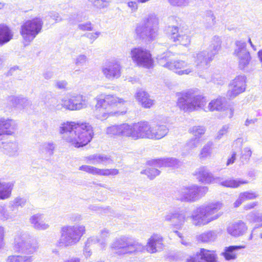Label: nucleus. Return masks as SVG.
Wrapping results in <instances>:
<instances>
[{
  "label": "nucleus",
  "mask_w": 262,
  "mask_h": 262,
  "mask_svg": "<svg viewBox=\"0 0 262 262\" xmlns=\"http://www.w3.org/2000/svg\"><path fill=\"white\" fill-rule=\"evenodd\" d=\"M207 100L202 95H198L194 91L189 90L178 95L177 105L184 112H192L203 110Z\"/></svg>",
  "instance_id": "nucleus-3"
},
{
  "label": "nucleus",
  "mask_w": 262,
  "mask_h": 262,
  "mask_svg": "<svg viewBox=\"0 0 262 262\" xmlns=\"http://www.w3.org/2000/svg\"><path fill=\"white\" fill-rule=\"evenodd\" d=\"M78 169L89 174L98 175L100 176H116L119 173L117 169H100L89 165H82Z\"/></svg>",
  "instance_id": "nucleus-19"
},
{
  "label": "nucleus",
  "mask_w": 262,
  "mask_h": 262,
  "mask_svg": "<svg viewBox=\"0 0 262 262\" xmlns=\"http://www.w3.org/2000/svg\"><path fill=\"white\" fill-rule=\"evenodd\" d=\"M222 42L221 37L218 36H214L211 38L208 51L213 57L221 50Z\"/></svg>",
  "instance_id": "nucleus-41"
},
{
  "label": "nucleus",
  "mask_w": 262,
  "mask_h": 262,
  "mask_svg": "<svg viewBox=\"0 0 262 262\" xmlns=\"http://www.w3.org/2000/svg\"><path fill=\"white\" fill-rule=\"evenodd\" d=\"M13 187L12 182H5L0 180V199L5 200L9 198Z\"/></svg>",
  "instance_id": "nucleus-40"
},
{
  "label": "nucleus",
  "mask_w": 262,
  "mask_h": 262,
  "mask_svg": "<svg viewBox=\"0 0 262 262\" xmlns=\"http://www.w3.org/2000/svg\"><path fill=\"white\" fill-rule=\"evenodd\" d=\"M229 127L230 126L229 124L223 125L217 133L215 136V139L218 140L221 139L224 136L226 135L228 133Z\"/></svg>",
  "instance_id": "nucleus-58"
},
{
  "label": "nucleus",
  "mask_w": 262,
  "mask_h": 262,
  "mask_svg": "<svg viewBox=\"0 0 262 262\" xmlns=\"http://www.w3.org/2000/svg\"><path fill=\"white\" fill-rule=\"evenodd\" d=\"M204 23L207 28L213 27L216 24V17L211 11L206 12L204 16Z\"/></svg>",
  "instance_id": "nucleus-48"
},
{
  "label": "nucleus",
  "mask_w": 262,
  "mask_h": 262,
  "mask_svg": "<svg viewBox=\"0 0 262 262\" xmlns=\"http://www.w3.org/2000/svg\"><path fill=\"white\" fill-rule=\"evenodd\" d=\"M41 147L43 151L46 152L49 155H52L55 149V145L52 142H47L43 143Z\"/></svg>",
  "instance_id": "nucleus-57"
},
{
  "label": "nucleus",
  "mask_w": 262,
  "mask_h": 262,
  "mask_svg": "<svg viewBox=\"0 0 262 262\" xmlns=\"http://www.w3.org/2000/svg\"><path fill=\"white\" fill-rule=\"evenodd\" d=\"M33 258L31 256L15 255L9 256L6 262H32Z\"/></svg>",
  "instance_id": "nucleus-47"
},
{
  "label": "nucleus",
  "mask_w": 262,
  "mask_h": 262,
  "mask_svg": "<svg viewBox=\"0 0 262 262\" xmlns=\"http://www.w3.org/2000/svg\"><path fill=\"white\" fill-rule=\"evenodd\" d=\"M197 185H190L176 191L174 196L176 200L182 202H194L197 201Z\"/></svg>",
  "instance_id": "nucleus-15"
},
{
  "label": "nucleus",
  "mask_w": 262,
  "mask_h": 262,
  "mask_svg": "<svg viewBox=\"0 0 262 262\" xmlns=\"http://www.w3.org/2000/svg\"><path fill=\"white\" fill-rule=\"evenodd\" d=\"M247 219L251 222L260 223L257 227H262V214L251 212L247 215Z\"/></svg>",
  "instance_id": "nucleus-53"
},
{
  "label": "nucleus",
  "mask_w": 262,
  "mask_h": 262,
  "mask_svg": "<svg viewBox=\"0 0 262 262\" xmlns=\"http://www.w3.org/2000/svg\"><path fill=\"white\" fill-rule=\"evenodd\" d=\"M205 131V128L202 126H193L189 129V132L193 135V138L198 140H201Z\"/></svg>",
  "instance_id": "nucleus-50"
},
{
  "label": "nucleus",
  "mask_w": 262,
  "mask_h": 262,
  "mask_svg": "<svg viewBox=\"0 0 262 262\" xmlns=\"http://www.w3.org/2000/svg\"><path fill=\"white\" fill-rule=\"evenodd\" d=\"M110 3V0H97L93 6L99 9H104L109 5Z\"/></svg>",
  "instance_id": "nucleus-60"
},
{
  "label": "nucleus",
  "mask_w": 262,
  "mask_h": 262,
  "mask_svg": "<svg viewBox=\"0 0 262 262\" xmlns=\"http://www.w3.org/2000/svg\"><path fill=\"white\" fill-rule=\"evenodd\" d=\"M183 64V60H172L170 63V65L168 68V70L173 72L178 75L182 76L184 75V74L189 73L190 70H186L184 71H181V67Z\"/></svg>",
  "instance_id": "nucleus-42"
},
{
  "label": "nucleus",
  "mask_w": 262,
  "mask_h": 262,
  "mask_svg": "<svg viewBox=\"0 0 262 262\" xmlns=\"http://www.w3.org/2000/svg\"><path fill=\"white\" fill-rule=\"evenodd\" d=\"M17 129L15 121L9 118H0V140L4 135L12 136Z\"/></svg>",
  "instance_id": "nucleus-22"
},
{
  "label": "nucleus",
  "mask_w": 262,
  "mask_h": 262,
  "mask_svg": "<svg viewBox=\"0 0 262 262\" xmlns=\"http://www.w3.org/2000/svg\"><path fill=\"white\" fill-rule=\"evenodd\" d=\"M111 247L115 253L121 255L143 252L144 246L138 242H131L129 238L126 236H121L116 238L111 244Z\"/></svg>",
  "instance_id": "nucleus-6"
},
{
  "label": "nucleus",
  "mask_w": 262,
  "mask_h": 262,
  "mask_svg": "<svg viewBox=\"0 0 262 262\" xmlns=\"http://www.w3.org/2000/svg\"><path fill=\"white\" fill-rule=\"evenodd\" d=\"M101 72L105 78L109 80L120 78L122 74L120 62L116 59L107 61L102 67Z\"/></svg>",
  "instance_id": "nucleus-13"
},
{
  "label": "nucleus",
  "mask_w": 262,
  "mask_h": 262,
  "mask_svg": "<svg viewBox=\"0 0 262 262\" xmlns=\"http://www.w3.org/2000/svg\"><path fill=\"white\" fill-rule=\"evenodd\" d=\"M110 235V231L108 230L104 229L101 231L99 237L97 238L98 241H96L95 244L98 243L102 250L105 249L106 246V240Z\"/></svg>",
  "instance_id": "nucleus-46"
},
{
  "label": "nucleus",
  "mask_w": 262,
  "mask_h": 262,
  "mask_svg": "<svg viewBox=\"0 0 262 262\" xmlns=\"http://www.w3.org/2000/svg\"><path fill=\"white\" fill-rule=\"evenodd\" d=\"M201 140H198L192 138L189 140L186 144V147L189 150H192L196 148L200 144Z\"/></svg>",
  "instance_id": "nucleus-56"
},
{
  "label": "nucleus",
  "mask_w": 262,
  "mask_h": 262,
  "mask_svg": "<svg viewBox=\"0 0 262 262\" xmlns=\"http://www.w3.org/2000/svg\"><path fill=\"white\" fill-rule=\"evenodd\" d=\"M59 132L66 142L76 148L87 145L94 136L92 126L81 121L63 123L60 127Z\"/></svg>",
  "instance_id": "nucleus-1"
},
{
  "label": "nucleus",
  "mask_w": 262,
  "mask_h": 262,
  "mask_svg": "<svg viewBox=\"0 0 262 262\" xmlns=\"http://www.w3.org/2000/svg\"><path fill=\"white\" fill-rule=\"evenodd\" d=\"M216 183H218L221 186L231 188H236L242 185L248 183V181L242 179H232L229 178L223 179L220 177H217Z\"/></svg>",
  "instance_id": "nucleus-30"
},
{
  "label": "nucleus",
  "mask_w": 262,
  "mask_h": 262,
  "mask_svg": "<svg viewBox=\"0 0 262 262\" xmlns=\"http://www.w3.org/2000/svg\"><path fill=\"white\" fill-rule=\"evenodd\" d=\"M42 26V22L38 18L26 21L21 26L20 31L24 40L28 42H31L40 32Z\"/></svg>",
  "instance_id": "nucleus-10"
},
{
  "label": "nucleus",
  "mask_w": 262,
  "mask_h": 262,
  "mask_svg": "<svg viewBox=\"0 0 262 262\" xmlns=\"http://www.w3.org/2000/svg\"><path fill=\"white\" fill-rule=\"evenodd\" d=\"M26 202V200L25 199L21 198H16L14 199L13 202V204L11 205L12 206H14V208H17L18 206H23L25 205Z\"/></svg>",
  "instance_id": "nucleus-61"
},
{
  "label": "nucleus",
  "mask_w": 262,
  "mask_h": 262,
  "mask_svg": "<svg viewBox=\"0 0 262 262\" xmlns=\"http://www.w3.org/2000/svg\"><path fill=\"white\" fill-rule=\"evenodd\" d=\"M78 28L82 31H91L93 30V25L90 21H88L79 24Z\"/></svg>",
  "instance_id": "nucleus-62"
},
{
  "label": "nucleus",
  "mask_w": 262,
  "mask_h": 262,
  "mask_svg": "<svg viewBox=\"0 0 262 262\" xmlns=\"http://www.w3.org/2000/svg\"><path fill=\"white\" fill-rule=\"evenodd\" d=\"M149 165L157 167H178L182 165V162L173 158L154 159L148 162Z\"/></svg>",
  "instance_id": "nucleus-26"
},
{
  "label": "nucleus",
  "mask_w": 262,
  "mask_h": 262,
  "mask_svg": "<svg viewBox=\"0 0 262 262\" xmlns=\"http://www.w3.org/2000/svg\"><path fill=\"white\" fill-rule=\"evenodd\" d=\"M173 54L170 51H166L160 55H158L157 57L158 63L161 66L168 69L171 60L170 57L173 56Z\"/></svg>",
  "instance_id": "nucleus-43"
},
{
  "label": "nucleus",
  "mask_w": 262,
  "mask_h": 262,
  "mask_svg": "<svg viewBox=\"0 0 262 262\" xmlns=\"http://www.w3.org/2000/svg\"><path fill=\"white\" fill-rule=\"evenodd\" d=\"M181 71H184L186 70H190V71L187 73L184 74V75H189L192 74L194 72V68L193 67V66L191 65L190 63H189L183 60V64L182 65V67H181Z\"/></svg>",
  "instance_id": "nucleus-63"
},
{
  "label": "nucleus",
  "mask_w": 262,
  "mask_h": 262,
  "mask_svg": "<svg viewBox=\"0 0 262 262\" xmlns=\"http://www.w3.org/2000/svg\"><path fill=\"white\" fill-rule=\"evenodd\" d=\"M129 56L137 66L149 69L153 66L154 60L150 52L143 48L137 47L131 49Z\"/></svg>",
  "instance_id": "nucleus-8"
},
{
  "label": "nucleus",
  "mask_w": 262,
  "mask_h": 262,
  "mask_svg": "<svg viewBox=\"0 0 262 262\" xmlns=\"http://www.w3.org/2000/svg\"><path fill=\"white\" fill-rule=\"evenodd\" d=\"M84 161L86 163L92 164H102L107 165L112 163L110 157L104 155L94 154L84 157Z\"/></svg>",
  "instance_id": "nucleus-32"
},
{
  "label": "nucleus",
  "mask_w": 262,
  "mask_h": 262,
  "mask_svg": "<svg viewBox=\"0 0 262 262\" xmlns=\"http://www.w3.org/2000/svg\"><path fill=\"white\" fill-rule=\"evenodd\" d=\"M144 247V250L149 253L159 252L164 247L163 238L160 234H154L148 239L146 245Z\"/></svg>",
  "instance_id": "nucleus-20"
},
{
  "label": "nucleus",
  "mask_w": 262,
  "mask_h": 262,
  "mask_svg": "<svg viewBox=\"0 0 262 262\" xmlns=\"http://www.w3.org/2000/svg\"><path fill=\"white\" fill-rule=\"evenodd\" d=\"M2 148L4 152L11 157H15L18 155V145L15 141L3 142Z\"/></svg>",
  "instance_id": "nucleus-39"
},
{
  "label": "nucleus",
  "mask_w": 262,
  "mask_h": 262,
  "mask_svg": "<svg viewBox=\"0 0 262 262\" xmlns=\"http://www.w3.org/2000/svg\"><path fill=\"white\" fill-rule=\"evenodd\" d=\"M252 151L249 147H246L242 150L240 157V160L243 164L247 163L251 156Z\"/></svg>",
  "instance_id": "nucleus-51"
},
{
  "label": "nucleus",
  "mask_w": 262,
  "mask_h": 262,
  "mask_svg": "<svg viewBox=\"0 0 262 262\" xmlns=\"http://www.w3.org/2000/svg\"><path fill=\"white\" fill-rule=\"evenodd\" d=\"M194 175L196 176L199 182L205 184L216 183L217 180V177L214 178L205 166H202L196 169L194 172Z\"/></svg>",
  "instance_id": "nucleus-25"
},
{
  "label": "nucleus",
  "mask_w": 262,
  "mask_h": 262,
  "mask_svg": "<svg viewBox=\"0 0 262 262\" xmlns=\"http://www.w3.org/2000/svg\"><path fill=\"white\" fill-rule=\"evenodd\" d=\"M12 104L18 108H24L30 104V101L26 98L18 96L11 98Z\"/></svg>",
  "instance_id": "nucleus-44"
},
{
  "label": "nucleus",
  "mask_w": 262,
  "mask_h": 262,
  "mask_svg": "<svg viewBox=\"0 0 262 262\" xmlns=\"http://www.w3.org/2000/svg\"><path fill=\"white\" fill-rule=\"evenodd\" d=\"M9 209L3 206H0V220L3 221H14L16 219L17 209L14 206H9Z\"/></svg>",
  "instance_id": "nucleus-35"
},
{
  "label": "nucleus",
  "mask_w": 262,
  "mask_h": 262,
  "mask_svg": "<svg viewBox=\"0 0 262 262\" xmlns=\"http://www.w3.org/2000/svg\"><path fill=\"white\" fill-rule=\"evenodd\" d=\"M85 232L83 225L76 224L63 226L60 230V237L56 243L58 247H68L77 244Z\"/></svg>",
  "instance_id": "nucleus-4"
},
{
  "label": "nucleus",
  "mask_w": 262,
  "mask_h": 262,
  "mask_svg": "<svg viewBox=\"0 0 262 262\" xmlns=\"http://www.w3.org/2000/svg\"><path fill=\"white\" fill-rule=\"evenodd\" d=\"M187 219L186 211L180 209L170 211L164 216L165 221L170 222L176 219L178 224L180 225H183Z\"/></svg>",
  "instance_id": "nucleus-28"
},
{
  "label": "nucleus",
  "mask_w": 262,
  "mask_h": 262,
  "mask_svg": "<svg viewBox=\"0 0 262 262\" xmlns=\"http://www.w3.org/2000/svg\"><path fill=\"white\" fill-rule=\"evenodd\" d=\"M246 89V77L244 75L236 76L230 83L226 96L228 99H233Z\"/></svg>",
  "instance_id": "nucleus-17"
},
{
  "label": "nucleus",
  "mask_w": 262,
  "mask_h": 262,
  "mask_svg": "<svg viewBox=\"0 0 262 262\" xmlns=\"http://www.w3.org/2000/svg\"><path fill=\"white\" fill-rule=\"evenodd\" d=\"M169 3L173 6L179 7L188 6L191 2V0H167Z\"/></svg>",
  "instance_id": "nucleus-54"
},
{
  "label": "nucleus",
  "mask_w": 262,
  "mask_h": 262,
  "mask_svg": "<svg viewBox=\"0 0 262 262\" xmlns=\"http://www.w3.org/2000/svg\"><path fill=\"white\" fill-rule=\"evenodd\" d=\"M135 140L140 139H151L150 123L143 121L134 123Z\"/></svg>",
  "instance_id": "nucleus-21"
},
{
  "label": "nucleus",
  "mask_w": 262,
  "mask_h": 262,
  "mask_svg": "<svg viewBox=\"0 0 262 262\" xmlns=\"http://www.w3.org/2000/svg\"><path fill=\"white\" fill-rule=\"evenodd\" d=\"M211 80L214 84L217 85H222L224 83V79L218 74L213 75Z\"/></svg>",
  "instance_id": "nucleus-64"
},
{
  "label": "nucleus",
  "mask_w": 262,
  "mask_h": 262,
  "mask_svg": "<svg viewBox=\"0 0 262 262\" xmlns=\"http://www.w3.org/2000/svg\"><path fill=\"white\" fill-rule=\"evenodd\" d=\"M245 248L246 246L245 245L226 247H225L224 252L222 253V255L224 256L226 260H235L237 257L238 254V251Z\"/></svg>",
  "instance_id": "nucleus-34"
},
{
  "label": "nucleus",
  "mask_w": 262,
  "mask_h": 262,
  "mask_svg": "<svg viewBox=\"0 0 262 262\" xmlns=\"http://www.w3.org/2000/svg\"><path fill=\"white\" fill-rule=\"evenodd\" d=\"M88 61V58L86 55L80 54L78 55L75 59V63L77 66H84Z\"/></svg>",
  "instance_id": "nucleus-59"
},
{
  "label": "nucleus",
  "mask_w": 262,
  "mask_h": 262,
  "mask_svg": "<svg viewBox=\"0 0 262 262\" xmlns=\"http://www.w3.org/2000/svg\"><path fill=\"white\" fill-rule=\"evenodd\" d=\"M225 99L219 97L216 99L211 100L208 104V106L204 107V110L206 112L214 111H224Z\"/></svg>",
  "instance_id": "nucleus-37"
},
{
  "label": "nucleus",
  "mask_w": 262,
  "mask_h": 262,
  "mask_svg": "<svg viewBox=\"0 0 262 262\" xmlns=\"http://www.w3.org/2000/svg\"><path fill=\"white\" fill-rule=\"evenodd\" d=\"M96 241H98V239L94 237L89 238L85 243V247L83 250V254L86 258H88L92 255L91 250L90 247L93 244H95Z\"/></svg>",
  "instance_id": "nucleus-52"
},
{
  "label": "nucleus",
  "mask_w": 262,
  "mask_h": 262,
  "mask_svg": "<svg viewBox=\"0 0 262 262\" xmlns=\"http://www.w3.org/2000/svg\"><path fill=\"white\" fill-rule=\"evenodd\" d=\"M223 204L220 202H210L196 207L189 216L195 226L202 227L217 220L222 215L219 211Z\"/></svg>",
  "instance_id": "nucleus-2"
},
{
  "label": "nucleus",
  "mask_w": 262,
  "mask_h": 262,
  "mask_svg": "<svg viewBox=\"0 0 262 262\" xmlns=\"http://www.w3.org/2000/svg\"><path fill=\"white\" fill-rule=\"evenodd\" d=\"M216 237V235L214 231H208L204 232L198 236V241L203 243H208L214 241Z\"/></svg>",
  "instance_id": "nucleus-45"
},
{
  "label": "nucleus",
  "mask_w": 262,
  "mask_h": 262,
  "mask_svg": "<svg viewBox=\"0 0 262 262\" xmlns=\"http://www.w3.org/2000/svg\"><path fill=\"white\" fill-rule=\"evenodd\" d=\"M127 112V108H125L123 111H113L105 108L103 106H98V102L95 106L94 115L95 117L100 120H105L110 116L123 115Z\"/></svg>",
  "instance_id": "nucleus-23"
},
{
  "label": "nucleus",
  "mask_w": 262,
  "mask_h": 262,
  "mask_svg": "<svg viewBox=\"0 0 262 262\" xmlns=\"http://www.w3.org/2000/svg\"><path fill=\"white\" fill-rule=\"evenodd\" d=\"M168 35L169 38L173 41L184 46H187L190 43V32L187 29L185 31H179L177 27L171 26L169 27Z\"/></svg>",
  "instance_id": "nucleus-16"
},
{
  "label": "nucleus",
  "mask_w": 262,
  "mask_h": 262,
  "mask_svg": "<svg viewBox=\"0 0 262 262\" xmlns=\"http://www.w3.org/2000/svg\"><path fill=\"white\" fill-rule=\"evenodd\" d=\"M160 171L154 168H150L141 171V173H144L150 179H153L160 174Z\"/></svg>",
  "instance_id": "nucleus-55"
},
{
  "label": "nucleus",
  "mask_w": 262,
  "mask_h": 262,
  "mask_svg": "<svg viewBox=\"0 0 262 262\" xmlns=\"http://www.w3.org/2000/svg\"><path fill=\"white\" fill-rule=\"evenodd\" d=\"M13 248L16 252L30 255L37 251L39 246L28 233L19 231L14 234Z\"/></svg>",
  "instance_id": "nucleus-5"
},
{
  "label": "nucleus",
  "mask_w": 262,
  "mask_h": 262,
  "mask_svg": "<svg viewBox=\"0 0 262 262\" xmlns=\"http://www.w3.org/2000/svg\"><path fill=\"white\" fill-rule=\"evenodd\" d=\"M212 142H208L206 144L200 151L199 157L201 160H204L210 157L212 154Z\"/></svg>",
  "instance_id": "nucleus-49"
},
{
  "label": "nucleus",
  "mask_w": 262,
  "mask_h": 262,
  "mask_svg": "<svg viewBox=\"0 0 262 262\" xmlns=\"http://www.w3.org/2000/svg\"><path fill=\"white\" fill-rule=\"evenodd\" d=\"M248 227L246 224L238 221L230 224L227 227V232L232 236L237 237L243 235L247 231Z\"/></svg>",
  "instance_id": "nucleus-27"
},
{
  "label": "nucleus",
  "mask_w": 262,
  "mask_h": 262,
  "mask_svg": "<svg viewBox=\"0 0 262 262\" xmlns=\"http://www.w3.org/2000/svg\"><path fill=\"white\" fill-rule=\"evenodd\" d=\"M13 33L12 30L7 26L0 25V46H3L13 38Z\"/></svg>",
  "instance_id": "nucleus-38"
},
{
  "label": "nucleus",
  "mask_w": 262,
  "mask_h": 262,
  "mask_svg": "<svg viewBox=\"0 0 262 262\" xmlns=\"http://www.w3.org/2000/svg\"><path fill=\"white\" fill-rule=\"evenodd\" d=\"M151 139L159 140L165 137L168 132L167 126L160 123H150Z\"/></svg>",
  "instance_id": "nucleus-29"
},
{
  "label": "nucleus",
  "mask_w": 262,
  "mask_h": 262,
  "mask_svg": "<svg viewBox=\"0 0 262 262\" xmlns=\"http://www.w3.org/2000/svg\"><path fill=\"white\" fill-rule=\"evenodd\" d=\"M88 105V101L86 97L81 94H74L70 97H64L61 99L60 105L58 104L56 108L61 107L70 111H79L86 108Z\"/></svg>",
  "instance_id": "nucleus-9"
},
{
  "label": "nucleus",
  "mask_w": 262,
  "mask_h": 262,
  "mask_svg": "<svg viewBox=\"0 0 262 262\" xmlns=\"http://www.w3.org/2000/svg\"><path fill=\"white\" fill-rule=\"evenodd\" d=\"M192 57L196 67L207 66L214 58L207 50L196 52L192 54Z\"/></svg>",
  "instance_id": "nucleus-24"
},
{
  "label": "nucleus",
  "mask_w": 262,
  "mask_h": 262,
  "mask_svg": "<svg viewBox=\"0 0 262 262\" xmlns=\"http://www.w3.org/2000/svg\"><path fill=\"white\" fill-rule=\"evenodd\" d=\"M187 262H218L216 251L201 248L195 257H190Z\"/></svg>",
  "instance_id": "nucleus-18"
},
{
  "label": "nucleus",
  "mask_w": 262,
  "mask_h": 262,
  "mask_svg": "<svg viewBox=\"0 0 262 262\" xmlns=\"http://www.w3.org/2000/svg\"><path fill=\"white\" fill-rule=\"evenodd\" d=\"M258 197V193L253 191L241 192L238 195V198L233 203V206L234 208H237L240 206L244 202L247 200H254Z\"/></svg>",
  "instance_id": "nucleus-36"
},
{
  "label": "nucleus",
  "mask_w": 262,
  "mask_h": 262,
  "mask_svg": "<svg viewBox=\"0 0 262 262\" xmlns=\"http://www.w3.org/2000/svg\"><path fill=\"white\" fill-rule=\"evenodd\" d=\"M138 103L144 108H150L154 104V100L151 99L148 94L142 90H138L135 95Z\"/></svg>",
  "instance_id": "nucleus-31"
},
{
  "label": "nucleus",
  "mask_w": 262,
  "mask_h": 262,
  "mask_svg": "<svg viewBox=\"0 0 262 262\" xmlns=\"http://www.w3.org/2000/svg\"><path fill=\"white\" fill-rule=\"evenodd\" d=\"M98 106H103L105 108L112 110L113 108L119 106L123 105L126 101L122 98L117 97L116 95L101 93L95 98Z\"/></svg>",
  "instance_id": "nucleus-12"
},
{
  "label": "nucleus",
  "mask_w": 262,
  "mask_h": 262,
  "mask_svg": "<svg viewBox=\"0 0 262 262\" xmlns=\"http://www.w3.org/2000/svg\"><path fill=\"white\" fill-rule=\"evenodd\" d=\"M235 46L233 55L238 60L239 68L244 69L251 60L250 53L246 48V43L242 40H236L235 42Z\"/></svg>",
  "instance_id": "nucleus-14"
},
{
  "label": "nucleus",
  "mask_w": 262,
  "mask_h": 262,
  "mask_svg": "<svg viewBox=\"0 0 262 262\" xmlns=\"http://www.w3.org/2000/svg\"><path fill=\"white\" fill-rule=\"evenodd\" d=\"M159 20L154 15H149L142 25L136 28V33L142 38L154 40L158 34Z\"/></svg>",
  "instance_id": "nucleus-7"
},
{
  "label": "nucleus",
  "mask_w": 262,
  "mask_h": 262,
  "mask_svg": "<svg viewBox=\"0 0 262 262\" xmlns=\"http://www.w3.org/2000/svg\"><path fill=\"white\" fill-rule=\"evenodd\" d=\"M32 227L37 230H45L49 228V223L43 221V215L41 214H36L30 217L29 219Z\"/></svg>",
  "instance_id": "nucleus-33"
},
{
  "label": "nucleus",
  "mask_w": 262,
  "mask_h": 262,
  "mask_svg": "<svg viewBox=\"0 0 262 262\" xmlns=\"http://www.w3.org/2000/svg\"><path fill=\"white\" fill-rule=\"evenodd\" d=\"M106 134L110 136L130 138L135 140L134 123H124L111 125L106 128Z\"/></svg>",
  "instance_id": "nucleus-11"
}]
</instances>
